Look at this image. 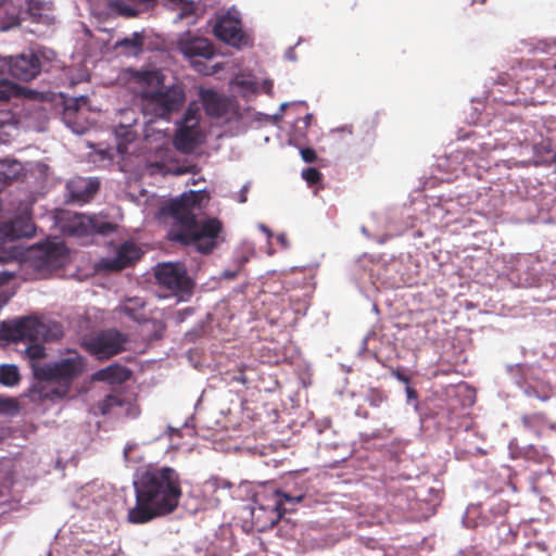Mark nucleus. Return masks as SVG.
<instances>
[{"label": "nucleus", "instance_id": "nucleus-1", "mask_svg": "<svg viewBox=\"0 0 556 556\" xmlns=\"http://www.w3.org/2000/svg\"><path fill=\"white\" fill-rule=\"evenodd\" d=\"M122 79L127 88L141 100L142 113L147 121L144 138L150 150L155 153V161L149 162L148 169L151 174L160 172L162 174L181 175L187 170L181 167H170L167 161L170 160V137L161 128L153 127L152 118L167 119V116L177 111L185 102L186 96L184 89L174 85L162 89L164 75L157 70H125Z\"/></svg>", "mask_w": 556, "mask_h": 556}, {"label": "nucleus", "instance_id": "nucleus-2", "mask_svg": "<svg viewBox=\"0 0 556 556\" xmlns=\"http://www.w3.org/2000/svg\"><path fill=\"white\" fill-rule=\"evenodd\" d=\"M208 200L210 195L205 190L189 191L161 208V215L168 214L175 219L169 230L172 240L193 245L203 253L215 248V239L222 230L220 223L215 218L202 222L195 219V212L200 211Z\"/></svg>", "mask_w": 556, "mask_h": 556}, {"label": "nucleus", "instance_id": "nucleus-3", "mask_svg": "<svg viewBox=\"0 0 556 556\" xmlns=\"http://www.w3.org/2000/svg\"><path fill=\"white\" fill-rule=\"evenodd\" d=\"M135 485L137 502L128 511V520L132 523H144L157 516L169 514L179 504V476L169 467L148 469Z\"/></svg>", "mask_w": 556, "mask_h": 556}, {"label": "nucleus", "instance_id": "nucleus-4", "mask_svg": "<svg viewBox=\"0 0 556 556\" xmlns=\"http://www.w3.org/2000/svg\"><path fill=\"white\" fill-rule=\"evenodd\" d=\"M85 368V358L76 352H70L66 357L53 364L35 368L36 376L42 380L41 396L52 401L65 397L71 382L80 376Z\"/></svg>", "mask_w": 556, "mask_h": 556}, {"label": "nucleus", "instance_id": "nucleus-5", "mask_svg": "<svg viewBox=\"0 0 556 556\" xmlns=\"http://www.w3.org/2000/svg\"><path fill=\"white\" fill-rule=\"evenodd\" d=\"M11 294L0 290V308L9 301ZM0 338L10 341H38L47 339L46 326L35 318L2 323Z\"/></svg>", "mask_w": 556, "mask_h": 556}, {"label": "nucleus", "instance_id": "nucleus-6", "mask_svg": "<svg viewBox=\"0 0 556 556\" xmlns=\"http://www.w3.org/2000/svg\"><path fill=\"white\" fill-rule=\"evenodd\" d=\"M4 13L8 15V20L0 23V30L3 31L18 25L21 20L26 18L45 25H50L53 22L50 5L46 0H28L27 8L20 10L18 13H9L7 0H0V18L3 17Z\"/></svg>", "mask_w": 556, "mask_h": 556}, {"label": "nucleus", "instance_id": "nucleus-7", "mask_svg": "<svg viewBox=\"0 0 556 556\" xmlns=\"http://www.w3.org/2000/svg\"><path fill=\"white\" fill-rule=\"evenodd\" d=\"M199 119L200 108L197 103L192 102L189 104L176 130L173 143L177 150L188 153L193 151L203 141L204 135L199 125Z\"/></svg>", "mask_w": 556, "mask_h": 556}, {"label": "nucleus", "instance_id": "nucleus-8", "mask_svg": "<svg viewBox=\"0 0 556 556\" xmlns=\"http://www.w3.org/2000/svg\"><path fill=\"white\" fill-rule=\"evenodd\" d=\"M155 277L160 285L164 286L177 296L178 301H185L192 291L193 283L187 276L186 267L180 263H164L156 267Z\"/></svg>", "mask_w": 556, "mask_h": 556}, {"label": "nucleus", "instance_id": "nucleus-9", "mask_svg": "<svg viewBox=\"0 0 556 556\" xmlns=\"http://www.w3.org/2000/svg\"><path fill=\"white\" fill-rule=\"evenodd\" d=\"M303 498V494L292 496L279 490L264 486L262 491L256 492L254 495L255 506L252 508V515L255 514L256 509L268 510L274 514V517L269 519L270 523H275L288 510L285 504L295 505L302 502Z\"/></svg>", "mask_w": 556, "mask_h": 556}, {"label": "nucleus", "instance_id": "nucleus-10", "mask_svg": "<svg viewBox=\"0 0 556 556\" xmlns=\"http://www.w3.org/2000/svg\"><path fill=\"white\" fill-rule=\"evenodd\" d=\"M126 338L119 331L110 329L87 337L84 340L86 350L98 359H108L125 348Z\"/></svg>", "mask_w": 556, "mask_h": 556}, {"label": "nucleus", "instance_id": "nucleus-11", "mask_svg": "<svg viewBox=\"0 0 556 556\" xmlns=\"http://www.w3.org/2000/svg\"><path fill=\"white\" fill-rule=\"evenodd\" d=\"M41 70L39 56L33 52H24L16 56L0 58V75L8 72L12 77L21 80L34 79Z\"/></svg>", "mask_w": 556, "mask_h": 556}, {"label": "nucleus", "instance_id": "nucleus-12", "mask_svg": "<svg viewBox=\"0 0 556 556\" xmlns=\"http://www.w3.org/2000/svg\"><path fill=\"white\" fill-rule=\"evenodd\" d=\"M35 232L34 223L30 219L29 211L26 208L20 216L0 228V243L5 240H13L22 237H31ZM17 252L13 248L0 249V264L15 260Z\"/></svg>", "mask_w": 556, "mask_h": 556}, {"label": "nucleus", "instance_id": "nucleus-13", "mask_svg": "<svg viewBox=\"0 0 556 556\" xmlns=\"http://www.w3.org/2000/svg\"><path fill=\"white\" fill-rule=\"evenodd\" d=\"M214 34L222 41L237 48L250 42L249 35L242 30L240 14L236 9L228 10L216 20Z\"/></svg>", "mask_w": 556, "mask_h": 556}, {"label": "nucleus", "instance_id": "nucleus-14", "mask_svg": "<svg viewBox=\"0 0 556 556\" xmlns=\"http://www.w3.org/2000/svg\"><path fill=\"white\" fill-rule=\"evenodd\" d=\"M66 229L72 235L86 236L92 232L105 233L111 231L113 226L102 216L75 214L70 218Z\"/></svg>", "mask_w": 556, "mask_h": 556}, {"label": "nucleus", "instance_id": "nucleus-15", "mask_svg": "<svg viewBox=\"0 0 556 556\" xmlns=\"http://www.w3.org/2000/svg\"><path fill=\"white\" fill-rule=\"evenodd\" d=\"M200 98L210 116L230 119L232 116L237 115V108L233 101L218 94L214 90L201 89Z\"/></svg>", "mask_w": 556, "mask_h": 556}, {"label": "nucleus", "instance_id": "nucleus-16", "mask_svg": "<svg viewBox=\"0 0 556 556\" xmlns=\"http://www.w3.org/2000/svg\"><path fill=\"white\" fill-rule=\"evenodd\" d=\"M177 48L189 60L197 56L211 59L215 53L212 43L207 39L193 36L190 31L179 36Z\"/></svg>", "mask_w": 556, "mask_h": 556}, {"label": "nucleus", "instance_id": "nucleus-17", "mask_svg": "<svg viewBox=\"0 0 556 556\" xmlns=\"http://www.w3.org/2000/svg\"><path fill=\"white\" fill-rule=\"evenodd\" d=\"M141 256V249L132 243L125 242L115 249L112 255L101 260L100 265L111 270H119L134 264Z\"/></svg>", "mask_w": 556, "mask_h": 556}, {"label": "nucleus", "instance_id": "nucleus-18", "mask_svg": "<svg viewBox=\"0 0 556 556\" xmlns=\"http://www.w3.org/2000/svg\"><path fill=\"white\" fill-rule=\"evenodd\" d=\"M119 115L121 119L118 126L115 128L116 146L118 153L125 154L128 151V144H130L137 136L135 125L138 119V114L132 109H126L121 111Z\"/></svg>", "mask_w": 556, "mask_h": 556}, {"label": "nucleus", "instance_id": "nucleus-19", "mask_svg": "<svg viewBox=\"0 0 556 556\" xmlns=\"http://www.w3.org/2000/svg\"><path fill=\"white\" fill-rule=\"evenodd\" d=\"M97 409L100 414H113L116 417H136L139 415L138 406L130 402L124 401L119 395H110L101 401Z\"/></svg>", "mask_w": 556, "mask_h": 556}, {"label": "nucleus", "instance_id": "nucleus-20", "mask_svg": "<svg viewBox=\"0 0 556 556\" xmlns=\"http://www.w3.org/2000/svg\"><path fill=\"white\" fill-rule=\"evenodd\" d=\"M106 490L99 483H89L77 491L75 503L84 509L102 507L106 503Z\"/></svg>", "mask_w": 556, "mask_h": 556}, {"label": "nucleus", "instance_id": "nucleus-21", "mask_svg": "<svg viewBox=\"0 0 556 556\" xmlns=\"http://www.w3.org/2000/svg\"><path fill=\"white\" fill-rule=\"evenodd\" d=\"M99 182L92 178L77 177L67 182V190L72 200L87 202L97 192Z\"/></svg>", "mask_w": 556, "mask_h": 556}, {"label": "nucleus", "instance_id": "nucleus-22", "mask_svg": "<svg viewBox=\"0 0 556 556\" xmlns=\"http://www.w3.org/2000/svg\"><path fill=\"white\" fill-rule=\"evenodd\" d=\"M43 264L49 268H58L63 266L67 258V250L63 242H49L42 251Z\"/></svg>", "mask_w": 556, "mask_h": 556}, {"label": "nucleus", "instance_id": "nucleus-23", "mask_svg": "<svg viewBox=\"0 0 556 556\" xmlns=\"http://www.w3.org/2000/svg\"><path fill=\"white\" fill-rule=\"evenodd\" d=\"M130 376V371L118 364L110 365L92 375V380L104 381L110 384H119L126 381Z\"/></svg>", "mask_w": 556, "mask_h": 556}, {"label": "nucleus", "instance_id": "nucleus-24", "mask_svg": "<svg viewBox=\"0 0 556 556\" xmlns=\"http://www.w3.org/2000/svg\"><path fill=\"white\" fill-rule=\"evenodd\" d=\"M173 4H179L180 11L177 14L175 22L187 20L188 25L197 23L199 16L203 13V9L199 3L188 0H168Z\"/></svg>", "mask_w": 556, "mask_h": 556}, {"label": "nucleus", "instance_id": "nucleus-25", "mask_svg": "<svg viewBox=\"0 0 556 556\" xmlns=\"http://www.w3.org/2000/svg\"><path fill=\"white\" fill-rule=\"evenodd\" d=\"M17 96L35 99L39 93L37 91L20 87L8 79L0 77V101L9 100L10 98Z\"/></svg>", "mask_w": 556, "mask_h": 556}, {"label": "nucleus", "instance_id": "nucleus-26", "mask_svg": "<svg viewBox=\"0 0 556 556\" xmlns=\"http://www.w3.org/2000/svg\"><path fill=\"white\" fill-rule=\"evenodd\" d=\"M22 169L23 166L20 162L10 160L0 161V190L8 181L18 178Z\"/></svg>", "mask_w": 556, "mask_h": 556}, {"label": "nucleus", "instance_id": "nucleus-27", "mask_svg": "<svg viewBox=\"0 0 556 556\" xmlns=\"http://www.w3.org/2000/svg\"><path fill=\"white\" fill-rule=\"evenodd\" d=\"M232 88L242 97H250L256 92V83L252 75L240 74L231 81Z\"/></svg>", "mask_w": 556, "mask_h": 556}, {"label": "nucleus", "instance_id": "nucleus-28", "mask_svg": "<svg viewBox=\"0 0 556 556\" xmlns=\"http://www.w3.org/2000/svg\"><path fill=\"white\" fill-rule=\"evenodd\" d=\"M21 379L17 366L11 364L0 365V383L5 387H15Z\"/></svg>", "mask_w": 556, "mask_h": 556}, {"label": "nucleus", "instance_id": "nucleus-29", "mask_svg": "<svg viewBox=\"0 0 556 556\" xmlns=\"http://www.w3.org/2000/svg\"><path fill=\"white\" fill-rule=\"evenodd\" d=\"M128 55H137L142 48V37L134 34L130 38H126L116 45Z\"/></svg>", "mask_w": 556, "mask_h": 556}, {"label": "nucleus", "instance_id": "nucleus-30", "mask_svg": "<svg viewBox=\"0 0 556 556\" xmlns=\"http://www.w3.org/2000/svg\"><path fill=\"white\" fill-rule=\"evenodd\" d=\"M20 405L16 400L12 397H0V413L14 416L18 413Z\"/></svg>", "mask_w": 556, "mask_h": 556}, {"label": "nucleus", "instance_id": "nucleus-31", "mask_svg": "<svg viewBox=\"0 0 556 556\" xmlns=\"http://www.w3.org/2000/svg\"><path fill=\"white\" fill-rule=\"evenodd\" d=\"M86 556H123L119 553H116L112 547H100V546H89L86 548Z\"/></svg>", "mask_w": 556, "mask_h": 556}, {"label": "nucleus", "instance_id": "nucleus-32", "mask_svg": "<svg viewBox=\"0 0 556 556\" xmlns=\"http://www.w3.org/2000/svg\"><path fill=\"white\" fill-rule=\"evenodd\" d=\"M25 354L31 361L40 359L45 356V349L38 343H33L25 349Z\"/></svg>", "mask_w": 556, "mask_h": 556}, {"label": "nucleus", "instance_id": "nucleus-33", "mask_svg": "<svg viewBox=\"0 0 556 556\" xmlns=\"http://www.w3.org/2000/svg\"><path fill=\"white\" fill-rule=\"evenodd\" d=\"M302 177L308 185H314L319 181L320 174L316 168L309 167L302 172Z\"/></svg>", "mask_w": 556, "mask_h": 556}, {"label": "nucleus", "instance_id": "nucleus-34", "mask_svg": "<svg viewBox=\"0 0 556 556\" xmlns=\"http://www.w3.org/2000/svg\"><path fill=\"white\" fill-rule=\"evenodd\" d=\"M114 7H116L117 11L122 15H125V16H135L138 13V11L136 9H134L132 7H130L128 4H122V3L116 2L114 4Z\"/></svg>", "mask_w": 556, "mask_h": 556}, {"label": "nucleus", "instance_id": "nucleus-35", "mask_svg": "<svg viewBox=\"0 0 556 556\" xmlns=\"http://www.w3.org/2000/svg\"><path fill=\"white\" fill-rule=\"evenodd\" d=\"M194 67H195V70H197L199 73H201V74H203V75H211V74H213V73L217 72V71L220 68V67H219V66H217V65H215V66H213V67L208 68L207 66H202V64H201V63H195V64H194Z\"/></svg>", "mask_w": 556, "mask_h": 556}, {"label": "nucleus", "instance_id": "nucleus-36", "mask_svg": "<svg viewBox=\"0 0 556 556\" xmlns=\"http://www.w3.org/2000/svg\"><path fill=\"white\" fill-rule=\"evenodd\" d=\"M301 156L306 163H312L316 160V153L312 149H302Z\"/></svg>", "mask_w": 556, "mask_h": 556}, {"label": "nucleus", "instance_id": "nucleus-37", "mask_svg": "<svg viewBox=\"0 0 556 556\" xmlns=\"http://www.w3.org/2000/svg\"><path fill=\"white\" fill-rule=\"evenodd\" d=\"M262 89L270 94L271 93V90H273V81L271 80H265L263 84H262Z\"/></svg>", "mask_w": 556, "mask_h": 556}, {"label": "nucleus", "instance_id": "nucleus-38", "mask_svg": "<svg viewBox=\"0 0 556 556\" xmlns=\"http://www.w3.org/2000/svg\"><path fill=\"white\" fill-rule=\"evenodd\" d=\"M249 190V186L245 185L243 186L241 192H240V198H239V202L240 203H244L247 201V192Z\"/></svg>", "mask_w": 556, "mask_h": 556}, {"label": "nucleus", "instance_id": "nucleus-39", "mask_svg": "<svg viewBox=\"0 0 556 556\" xmlns=\"http://www.w3.org/2000/svg\"><path fill=\"white\" fill-rule=\"evenodd\" d=\"M277 241L283 247V248H288V241H287V238L283 233H280L277 236Z\"/></svg>", "mask_w": 556, "mask_h": 556}, {"label": "nucleus", "instance_id": "nucleus-40", "mask_svg": "<svg viewBox=\"0 0 556 556\" xmlns=\"http://www.w3.org/2000/svg\"><path fill=\"white\" fill-rule=\"evenodd\" d=\"M135 447L134 444H127L124 448V457L126 460L129 459V454H130V451Z\"/></svg>", "mask_w": 556, "mask_h": 556}, {"label": "nucleus", "instance_id": "nucleus-41", "mask_svg": "<svg viewBox=\"0 0 556 556\" xmlns=\"http://www.w3.org/2000/svg\"><path fill=\"white\" fill-rule=\"evenodd\" d=\"M11 278V274L7 271H0V285L8 281Z\"/></svg>", "mask_w": 556, "mask_h": 556}, {"label": "nucleus", "instance_id": "nucleus-42", "mask_svg": "<svg viewBox=\"0 0 556 556\" xmlns=\"http://www.w3.org/2000/svg\"><path fill=\"white\" fill-rule=\"evenodd\" d=\"M545 68H552L553 71L556 72V60H547V62L545 63Z\"/></svg>", "mask_w": 556, "mask_h": 556}, {"label": "nucleus", "instance_id": "nucleus-43", "mask_svg": "<svg viewBox=\"0 0 556 556\" xmlns=\"http://www.w3.org/2000/svg\"><path fill=\"white\" fill-rule=\"evenodd\" d=\"M91 125V123L88 124V126L86 127H74L73 126V131L77 132V134H81L84 132L89 126Z\"/></svg>", "mask_w": 556, "mask_h": 556}, {"label": "nucleus", "instance_id": "nucleus-44", "mask_svg": "<svg viewBox=\"0 0 556 556\" xmlns=\"http://www.w3.org/2000/svg\"><path fill=\"white\" fill-rule=\"evenodd\" d=\"M68 556H86V548L85 549H79L77 552H74V553H72Z\"/></svg>", "mask_w": 556, "mask_h": 556}, {"label": "nucleus", "instance_id": "nucleus-45", "mask_svg": "<svg viewBox=\"0 0 556 556\" xmlns=\"http://www.w3.org/2000/svg\"><path fill=\"white\" fill-rule=\"evenodd\" d=\"M36 167L40 173H45L47 170V166L41 163L36 164Z\"/></svg>", "mask_w": 556, "mask_h": 556}, {"label": "nucleus", "instance_id": "nucleus-46", "mask_svg": "<svg viewBox=\"0 0 556 556\" xmlns=\"http://www.w3.org/2000/svg\"><path fill=\"white\" fill-rule=\"evenodd\" d=\"M260 229L265 232L268 237L271 236L270 230L265 225H260Z\"/></svg>", "mask_w": 556, "mask_h": 556}, {"label": "nucleus", "instance_id": "nucleus-47", "mask_svg": "<svg viewBox=\"0 0 556 556\" xmlns=\"http://www.w3.org/2000/svg\"><path fill=\"white\" fill-rule=\"evenodd\" d=\"M83 115H84L83 105H79L78 110H77V116H76L77 121L83 117Z\"/></svg>", "mask_w": 556, "mask_h": 556}, {"label": "nucleus", "instance_id": "nucleus-48", "mask_svg": "<svg viewBox=\"0 0 556 556\" xmlns=\"http://www.w3.org/2000/svg\"><path fill=\"white\" fill-rule=\"evenodd\" d=\"M287 106H288V103H282L281 104V110L283 111Z\"/></svg>", "mask_w": 556, "mask_h": 556}, {"label": "nucleus", "instance_id": "nucleus-49", "mask_svg": "<svg viewBox=\"0 0 556 556\" xmlns=\"http://www.w3.org/2000/svg\"><path fill=\"white\" fill-rule=\"evenodd\" d=\"M126 314H129V308L127 306L124 307Z\"/></svg>", "mask_w": 556, "mask_h": 556}, {"label": "nucleus", "instance_id": "nucleus-50", "mask_svg": "<svg viewBox=\"0 0 556 556\" xmlns=\"http://www.w3.org/2000/svg\"><path fill=\"white\" fill-rule=\"evenodd\" d=\"M481 2H484L485 0H480Z\"/></svg>", "mask_w": 556, "mask_h": 556}]
</instances>
